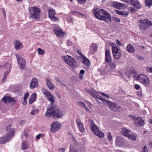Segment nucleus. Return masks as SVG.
Here are the masks:
<instances>
[{
    "mask_svg": "<svg viewBox=\"0 0 152 152\" xmlns=\"http://www.w3.org/2000/svg\"><path fill=\"white\" fill-rule=\"evenodd\" d=\"M107 137L109 140L111 141L112 140V137L111 135V133L110 132H109L108 133Z\"/></svg>",
    "mask_w": 152,
    "mask_h": 152,
    "instance_id": "de8ad7c7",
    "label": "nucleus"
},
{
    "mask_svg": "<svg viewBox=\"0 0 152 152\" xmlns=\"http://www.w3.org/2000/svg\"><path fill=\"white\" fill-rule=\"evenodd\" d=\"M123 141L124 140L122 138L119 136L117 137L115 141L116 145L118 146H122L124 144Z\"/></svg>",
    "mask_w": 152,
    "mask_h": 152,
    "instance_id": "a878e982",
    "label": "nucleus"
},
{
    "mask_svg": "<svg viewBox=\"0 0 152 152\" xmlns=\"http://www.w3.org/2000/svg\"><path fill=\"white\" fill-rule=\"evenodd\" d=\"M145 3L146 6H150L152 5V0H145Z\"/></svg>",
    "mask_w": 152,
    "mask_h": 152,
    "instance_id": "58836bf2",
    "label": "nucleus"
},
{
    "mask_svg": "<svg viewBox=\"0 0 152 152\" xmlns=\"http://www.w3.org/2000/svg\"><path fill=\"white\" fill-rule=\"evenodd\" d=\"M12 137L10 136H8L6 134L4 136L0 138V143L1 144L5 143L7 142L10 141Z\"/></svg>",
    "mask_w": 152,
    "mask_h": 152,
    "instance_id": "4be33fe9",
    "label": "nucleus"
},
{
    "mask_svg": "<svg viewBox=\"0 0 152 152\" xmlns=\"http://www.w3.org/2000/svg\"><path fill=\"white\" fill-rule=\"evenodd\" d=\"M146 70L148 72L152 73V67H147L146 68Z\"/></svg>",
    "mask_w": 152,
    "mask_h": 152,
    "instance_id": "3c124183",
    "label": "nucleus"
},
{
    "mask_svg": "<svg viewBox=\"0 0 152 152\" xmlns=\"http://www.w3.org/2000/svg\"><path fill=\"white\" fill-rule=\"evenodd\" d=\"M42 93L47 97V99L50 102V103L53 104L54 102L55 98L48 91L45 89L42 90Z\"/></svg>",
    "mask_w": 152,
    "mask_h": 152,
    "instance_id": "9b49d317",
    "label": "nucleus"
},
{
    "mask_svg": "<svg viewBox=\"0 0 152 152\" xmlns=\"http://www.w3.org/2000/svg\"><path fill=\"white\" fill-rule=\"evenodd\" d=\"M40 10L37 7H31L29 10V15L31 18L37 19L40 16Z\"/></svg>",
    "mask_w": 152,
    "mask_h": 152,
    "instance_id": "6e6552de",
    "label": "nucleus"
},
{
    "mask_svg": "<svg viewBox=\"0 0 152 152\" xmlns=\"http://www.w3.org/2000/svg\"><path fill=\"white\" fill-rule=\"evenodd\" d=\"M1 10H2V11L3 12V13L4 18H5L6 17V14L5 9L4 8H2L1 9Z\"/></svg>",
    "mask_w": 152,
    "mask_h": 152,
    "instance_id": "e2e57ef3",
    "label": "nucleus"
},
{
    "mask_svg": "<svg viewBox=\"0 0 152 152\" xmlns=\"http://www.w3.org/2000/svg\"><path fill=\"white\" fill-rule=\"evenodd\" d=\"M61 126V125L58 122H55L51 126L50 131L53 133L55 132L59 129Z\"/></svg>",
    "mask_w": 152,
    "mask_h": 152,
    "instance_id": "f8f14e48",
    "label": "nucleus"
},
{
    "mask_svg": "<svg viewBox=\"0 0 152 152\" xmlns=\"http://www.w3.org/2000/svg\"><path fill=\"white\" fill-rule=\"evenodd\" d=\"M112 19L113 20L117 22H119L120 21L119 18L115 17H112Z\"/></svg>",
    "mask_w": 152,
    "mask_h": 152,
    "instance_id": "49530a36",
    "label": "nucleus"
},
{
    "mask_svg": "<svg viewBox=\"0 0 152 152\" xmlns=\"http://www.w3.org/2000/svg\"><path fill=\"white\" fill-rule=\"evenodd\" d=\"M134 124L137 126H142L144 124V121L140 117H137L135 119L134 122Z\"/></svg>",
    "mask_w": 152,
    "mask_h": 152,
    "instance_id": "6ab92c4d",
    "label": "nucleus"
},
{
    "mask_svg": "<svg viewBox=\"0 0 152 152\" xmlns=\"http://www.w3.org/2000/svg\"><path fill=\"white\" fill-rule=\"evenodd\" d=\"M129 117L132 118L134 120V122L135 121V119H136L137 118L135 117V116L134 115H130Z\"/></svg>",
    "mask_w": 152,
    "mask_h": 152,
    "instance_id": "69168bd1",
    "label": "nucleus"
},
{
    "mask_svg": "<svg viewBox=\"0 0 152 152\" xmlns=\"http://www.w3.org/2000/svg\"><path fill=\"white\" fill-rule=\"evenodd\" d=\"M1 100L5 103H6L7 102L11 103L15 102V100L13 98L8 96H4L1 99Z\"/></svg>",
    "mask_w": 152,
    "mask_h": 152,
    "instance_id": "aec40b11",
    "label": "nucleus"
},
{
    "mask_svg": "<svg viewBox=\"0 0 152 152\" xmlns=\"http://www.w3.org/2000/svg\"><path fill=\"white\" fill-rule=\"evenodd\" d=\"M73 43L71 41L68 40L66 42V44L67 46H71L72 45Z\"/></svg>",
    "mask_w": 152,
    "mask_h": 152,
    "instance_id": "bf43d9fd",
    "label": "nucleus"
},
{
    "mask_svg": "<svg viewBox=\"0 0 152 152\" xmlns=\"http://www.w3.org/2000/svg\"><path fill=\"white\" fill-rule=\"evenodd\" d=\"M38 53L41 55L43 54L44 53V51L40 48H38L37 49Z\"/></svg>",
    "mask_w": 152,
    "mask_h": 152,
    "instance_id": "37998d69",
    "label": "nucleus"
},
{
    "mask_svg": "<svg viewBox=\"0 0 152 152\" xmlns=\"http://www.w3.org/2000/svg\"><path fill=\"white\" fill-rule=\"evenodd\" d=\"M46 83L48 88L51 90L54 89V86L53 84L51 83V80L49 78H47L46 80Z\"/></svg>",
    "mask_w": 152,
    "mask_h": 152,
    "instance_id": "bb28decb",
    "label": "nucleus"
},
{
    "mask_svg": "<svg viewBox=\"0 0 152 152\" xmlns=\"http://www.w3.org/2000/svg\"><path fill=\"white\" fill-rule=\"evenodd\" d=\"M55 80L58 82L60 83V84H62L64 86H66V85L64 84V82L61 81L58 78H55Z\"/></svg>",
    "mask_w": 152,
    "mask_h": 152,
    "instance_id": "79ce46f5",
    "label": "nucleus"
},
{
    "mask_svg": "<svg viewBox=\"0 0 152 152\" xmlns=\"http://www.w3.org/2000/svg\"><path fill=\"white\" fill-rule=\"evenodd\" d=\"M100 94H101L103 96H104L105 98H109L110 97L107 94H106L102 92H100Z\"/></svg>",
    "mask_w": 152,
    "mask_h": 152,
    "instance_id": "5fc2aeb1",
    "label": "nucleus"
},
{
    "mask_svg": "<svg viewBox=\"0 0 152 152\" xmlns=\"http://www.w3.org/2000/svg\"><path fill=\"white\" fill-rule=\"evenodd\" d=\"M127 51L129 52L134 53L135 52V50L133 48L132 45H128L127 47Z\"/></svg>",
    "mask_w": 152,
    "mask_h": 152,
    "instance_id": "72a5a7b5",
    "label": "nucleus"
},
{
    "mask_svg": "<svg viewBox=\"0 0 152 152\" xmlns=\"http://www.w3.org/2000/svg\"><path fill=\"white\" fill-rule=\"evenodd\" d=\"M115 12L118 14L122 15H124V12L122 11H121L117 10H115Z\"/></svg>",
    "mask_w": 152,
    "mask_h": 152,
    "instance_id": "c03bdc74",
    "label": "nucleus"
},
{
    "mask_svg": "<svg viewBox=\"0 0 152 152\" xmlns=\"http://www.w3.org/2000/svg\"><path fill=\"white\" fill-rule=\"evenodd\" d=\"M85 91L86 92L88 93L91 96L94 98L96 100H97V98L98 96L97 94H100V92H98L95 90L92 91L88 89H85Z\"/></svg>",
    "mask_w": 152,
    "mask_h": 152,
    "instance_id": "dca6fc26",
    "label": "nucleus"
},
{
    "mask_svg": "<svg viewBox=\"0 0 152 152\" xmlns=\"http://www.w3.org/2000/svg\"><path fill=\"white\" fill-rule=\"evenodd\" d=\"M71 13H75L74 15L77 16V17H80V13L78 12H71Z\"/></svg>",
    "mask_w": 152,
    "mask_h": 152,
    "instance_id": "09e8293b",
    "label": "nucleus"
},
{
    "mask_svg": "<svg viewBox=\"0 0 152 152\" xmlns=\"http://www.w3.org/2000/svg\"><path fill=\"white\" fill-rule=\"evenodd\" d=\"M105 61L107 62H110L112 59L110 51L108 49L106 50L105 51Z\"/></svg>",
    "mask_w": 152,
    "mask_h": 152,
    "instance_id": "412c9836",
    "label": "nucleus"
},
{
    "mask_svg": "<svg viewBox=\"0 0 152 152\" xmlns=\"http://www.w3.org/2000/svg\"><path fill=\"white\" fill-rule=\"evenodd\" d=\"M102 102H103L105 104H108L110 102V101L107 100L104 98L103 99V100L102 101Z\"/></svg>",
    "mask_w": 152,
    "mask_h": 152,
    "instance_id": "4d7b16f0",
    "label": "nucleus"
},
{
    "mask_svg": "<svg viewBox=\"0 0 152 152\" xmlns=\"http://www.w3.org/2000/svg\"><path fill=\"white\" fill-rule=\"evenodd\" d=\"M62 58L64 61L72 68H75L77 65L75 59L69 55L62 57Z\"/></svg>",
    "mask_w": 152,
    "mask_h": 152,
    "instance_id": "39448f33",
    "label": "nucleus"
},
{
    "mask_svg": "<svg viewBox=\"0 0 152 152\" xmlns=\"http://www.w3.org/2000/svg\"><path fill=\"white\" fill-rule=\"evenodd\" d=\"M86 1V0H78V3L81 4H84Z\"/></svg>",
    "mask_w": 152,
    "mask_h": 152,
    "instance_id": "a18cd8bd",
    "label": "nucleus"
},
{
    "mask_svg": "<svg viewBox=\"0 0 152 152\" xmlns=\"http://www.w3.org/2000/svg\"><path fill=\"white\" fill-rule=\"evenodd\" d=\"M89 121L90 122V129L95 134V132H96L98 131H99L98 127L94 124V121L93 120L89 119Z\"/></svg>",
    "mask_w": 152,
    "mask_h": 152,
    "instance_id": "f3484780",
    "label": "nucleus"
},
{
    "mask_svg": "<svg viewBox=\"0 0 152 152\" xmlns=\"http://www.w3.org/2000/svg\"><path fill=\"white\" fill-rule=\"evenodd\" d=\"M72 140V143L70 146L69 152H84L81 147L78 144L75 138Z\"/></svg>",
    "mask_w": 152,
    "mask_h": 152,
    "instance_id": "7ed1b4c3",
    "label": "nucleus"
},
{
    "mask_svg": "<svg viewBox=\"0 0 152 152\" xmlns=\"http://www.w3.org/2000/svg\"><path fill=\"white\" fill-rule=\"evenodd\" d=\"M132 5L137 9H140L141 5L139 2L137 1H133L132 3Z\"/></svg>",
    "mask_w": 152,
    "mask_h": 152,
    "instance_id": "7c9ffc66",
    "label": "nucleus"
},
{
    "mask_svg": "<svg viewBox=\"0 0 152 152\" xmlns=\"http://www.w3.org/2000/svg\"><path fill=\"white\" fill-rule=\"evenodd\" d=\"M129 9L130 10V11L132 12H136L137 11V10H136L135 9L133 8V7H130L129 8Z\"/></svg>",
    "mask_w": 152,
    "mask_h": 152,
    "instance_id": "8fccbe9b",
    "label": "nucleus"
},
{
    "mask_svg": "<svg viewBox=\"0 0 152 152\" xmlns=\"http://www.w3.org/2000/svg\"><path fill=\"white\" fill-rule=\"evenodd\" d=\"M58 151L60 152H64L66 151V149L65 148H58Z\"/></svg>",
    "mask_w": 152,
    "mask_h": 152,
    "instance_id": "603ef678",
    "label": "nucleus"
},
{
    "mask_svg": "<svg viewBox=\"0 0 152 152\" xmlns=\"http://www.w3.org/2000/svg\"><path fill=\"white\" fill-rule=\"evenodd\" d=\"M111 5L116 9H121L124 6L123 4L118 3L116 1H113L111 3Z\"/></svg>",
    "mask_w": 152,
    "mask_h": 152,
    "instance_id": "393cba45",
    "label": "nucleus"
},
{
    "mask_svg": "<svg viewBox=\"0 0 152 152\" xmlns=\"http://www.w3.org/2000/svg\"><path fill=\"white\" fill-rule=\"evenodd\" d=\"M110 45L112 47V53L113 56L116 59H119L121 56V52L119 48L116 47V45L112 42L110 43Z\"/></svg>",
    "mask_w": 152,
    "mask_h": 152,
    "instance_id": "0eeeda50",
    "label": "nucleus"
},
{
    "mask_svg": "<svg viewBox=\"0 0 152 152\" xmlns=\"http://www.w3.org/2000/svg\"><path fill=\"white\" fill-rule=\"evenodd\" d=\"M28 144L27 142L26 141H23L22 144V148L23 150L27 149L28 148Z\"/></svg>",
    "mask_w": 152,
    "mask_h": 152,
    "instance_id": "f704fd0d",
    "label": "nucleus"
},
{
    "mask_svg": "<svg viewBox=\"0 0 152 152\" xmlns=\"http://www.w3.org/2000/svg\"><path fill=\"white\" fill-rule=\"evenodd\" d=\"M132 0H124V2L129 4L131 5H132Z\"/></svg>",
    "mask_w": 152,
    "mask_h": 152,
    "instance_id": "864d4df0",
    "label": "nucleus"
},
{
    "mask_svg": "<svg viewBox=\"0 0 152 152\" xmlns=\"http://www.w3.org/2000/svg\"><path fill=\"white\" fill-rule=\"evenodd\" d=\"M18 65L20 66V69L21 70L23 69L26 67V62L24 59L20 57L18 55H16Z\"/></svg>",
    "mask_w": 152,
    "mask_h": 152,
    "instance_id": "9d476101",
    "label": "nucleus"
},
{
    "mask_svg": "<svg viewBox=\"0 0 152 152\" xmlns=\"http://www.w3.org/2000/svg\"><path fill=\"white\" fill-rule=\"evenodd\" d=\"M135 71L133 69V67H132L130 68V70L126 72V75L128 76V77H132V76L134 75H133L135 73Z\"/></svg>",
    "mask_w": 152,
    "mask_h": 152,
    "instance_id": "2f4dec72",
    "label": "nucleus"
},
{
    "mask_svg": "<svg viewBox=\"0 0 152 152\" xmlns=\"http://www.w3.org/2000/svg\"><path fill=\"white\" fill-rule=\"evenodd\" d=\"M53 31L55 34L58 37H64L66 35V33L64 32L63 30L58 25L55 26Z\"/></svg>",
    "mask_w": 152,
    "mask_h": 152,
    "instance_id": "1a4fd4ad",
    "label": "nucleus"
},
{
    "mask_svg": "<svg viewBox=\"0 0 152 152\" xmlns=\"http://www.w3.org/2000/svg\"><path fill=\"white\" fill-rule=\"evenodd\" d=\"M76 122L80 132H83L84 131L85 129L81 120L79 118L77 119L76 120Z\"/></svg>",
    "mask_w": 152,
    "mask_h": 152,
    "instance_id": "a211bd4d",
    "label": "nucleus"
},
{
    "mask_svg": "<svg viewBox=\"0 0 152 152\" xmlns=\"http://www.w3.org/2000/svg\"><path fill=\"white\" fill-rule=\"evenodd\" d=\"M9 72L10 70H7L4 73V75L7 76L9 74Z\"/></svg>",
    "mask_w": 152,
    "mask_h": 152,
    "instance_id": "774afa93",
    "label": "nucleus"
},
{
    "mask_svg": "<svg viewBox=\"0 0 152 152\" xmlns=\"http://www.w3.org/2000/svg\"><path fill=\"white\" fill-rule=\"evenodd\" d=\"M141 152H148V150L146 146H144L143 148V149L142 150Z\"/></svg>",
    "mask_w": 152,
    "mask_h": 152,
    "instance_id": "6e6d98bb",
    "label": "nucleus"
},
{
    "mask_svg": "<svg viewBox=\"0 0 152 152\" xmlns=\"http://www.w3.org/2000/svg\"><path fill=\"white\" fill-rule=\"evenodd\" d=\"M6 130L7 132V134L12 137L15 132V130L12 125H8L6 127Z\"/></svg>",
    "mask_w": 152,
    "mask_h": 152,
    "instance_id": "2eb2a0df",
    "label": "nucleus"
},
{
    "mask_svg": "<svg viewBox=\"0 0 152 152\" xmlns=\"http://www.w3.org/2000/svg\"><path fill=\"white\" fill-rule=\"evenodd\" d=\"M137 57L138 58V59L140 61H142L143 59V57L142 56H140L138 55L137 56Z\"/></svg>",
    "mask_w": 152,
    "mask_h": 152,
    "instance_id": "338daca9",
    "label": "nucleus"
},
{
    "mask_svg": "<svg viewBox=\"0 0 152 152\" xmlns=\"http://www.w3.org/2000/svg\"><path fill=\"white\" fill-rule=\"evenodd\" d=\"M73 19L72 17L70 15H67L66 18V20L69 23H73Z\"/></svg>",
    "mask_w": 152,
    "mask_h": 152,
    "instance_id": "4c0bfd02",
    "label": "nucleus"
},
{
    "mask_svg": "<svg viewBox=\"0 0 152 152\" xmlns=\"http://www.w3.org/2000/svg\"><path fill=\"white\" fill-rule=\"evenodd\" d=\"M95 17L98 19L109 22L111 21V17L110 14L105 10L96 8L93 11Z\"/></svg>",
    "mask_w": 152,
    "mask_h": 152,
    "instance_id": "f257e3e1",
    "label": "nucleus"
},
{
    "mask_svg": "<svg viewBox=\"0 0 152 152\" xmlns=\"http://www.w3.org/2000/svg\"><path fill=\"white\" fill-rule=\"evenodd\" d=\"M29 96V93L28 92H26L25 94V96L24 97V99H27Z\"/></svg>",
    "mask_w": 152,
    "mask_h": 152,
    "instance_id": "13d9d810",
    "label": "nucleus"
},
{
    "mask_svg": "<svg viewBox=\"0 0 152 152\" xmlns=\"http://www.w3.org/2000/svg\"><path fill=\"white\" fill-rule=\"evenodd\" d=\"M108 106L111 110L114 111L117 108V104L116 103L110 101V102L108 104Z\"/></svg>",
    "mask_w": 152,
    "mask_h": 152,
    "instance_id": "c85d7f7f",
    "label": "nucleus"
},
{
    "mask_svg": "<svg viewBox=\"0 0 152 152\" xmlns=\"http://www.w3.org/2000/svg\"><path fill=\"white\" fill-rule=\"evenodd\" d=\"M96 135L99 137V138L103 137L104 136V133L101 132H100L99 130L95 134Z\"/></svg>",
    "mask_w": 152,
    "mask_h": 152,
    "instance_id": "c9c22d12",
    "label": "nucleus"
},
{
    "mask_svg": "<svg viewBox=\"0 0 152 152\" xmlns=\"http://www.w3.org/2000/svg\"><path fill=\"white\" fill-rule=\"evenodd\" d=\"M3 67L4 68L7 69V70H10L11 68V66L10 64L7 63L4 64Z\"/></svg>",
    "mask_w": 152,
    "mask_h": 152,
    "instance_id": "e433bc0d",
    "label": "nucleus"
},
{
    "mask_svg": "<svg viewBox=\"0 0 152 152\" xmlns=\"http://www.w3.org/2000/svg\"><path fill=\"white\" fill-rule=\"evenodd\" d=\"M36 94L34 93L31 95L30 98L29 99V103L30 104H31L36 100Z\"/></svg>",
    "mask_w": 152,
    "mask_h": 152,
    "instance_id": "473e14b6",
    "label": "nucleus"
},
{
    "mask_svg": "<svg viewBox=\"0 0 152 152\" xmlns=\"http://www.w3.org/2000/svg\"><path fill=\"white\" fill-rule=\"evenodd\" d=\"M140 29L143 31H146L148 29L149 26H152V22L146 19H140L138 20Z\"/></svg>",
    "mask_w": 152,
    "mask_h": 152,
    "instance_id": "20e7f679",
    "label": "nucleus"
},
{
    "mask_svg": "<svg viewBox=\"0 0 152 152\" xmlns=\"http://www.w3.org/2000/svg\"><path fill=\"white\" fill-rule=\"evenodd\" d=\"M38 86V80L36 78H34L31 81L30 87L32 89Z\"/></svg>",
    "mask_w": 152,
    "mask_h": 152,
    "instance_id": "b1692460",
    "label": "nucleus"
},
{
    "mask_svg": "<svg viewBox=\"0 0 152 152\" xmlns=\"http://www.w3.org/2000/svg\"><path fill=\"white\" fill-rule=\"evenodd\" d=\"M15 47L16 49L19 50L20 49L22 48L23 47V45L20 42L18 41H16L15 43Z\"/></svg>",
    "mask_w": 152,
    "mask_h": 152,
    "instance_id": "c756f323",
    "label": "nucleus"
},
{
    "mask_svg": "<svg viewBox=\"0 0 152 152\" xmlns=\"http://www.w3.org/2000/svg\"><path fill=\"white\" fill-rule=\"evenodd\" d=\"M97 47L96 44H91L89 49V53L91 54H94L96 51Z\"/></svg>",
    "mask_w": 152,
    "mask_h": 152,
    "instance_id": "5701e85b",
    "label": "nucleus"
},
{
    "mask_svg": "<svg viewBox=\"0 0 152 152\" xmlns=\"http://www.w3.org/2000/svg\"><path fill=\"white\" fill-rule=\"evenodd\" d=\"M47 12L49 18L53 21H56L58 19L55 16L56 12L54 11L53 10L52 8H50L48 10Z\"/></svg>",
    "mask_w": 152,
    "mask_h": 152,
    "instance_id": "ddd939ff",
    "label": "nucleus"
},
{
    "mask_svg": "<svg viewBox=\"0 0 152 152\" xmlns=\"http://www.w3.org/2000/svg\"><path fill=\"white\" fill-rule=\"evenodd\" d=\"M39 110L37 109H35L32 110L30 112L31 114L32 115H34L38 113Z\"/></svg>",
    "mask_w": 152,
    "mask_h": 152,
    "instance_id": "ea45409f",
    "label": "nucleus"
},
{
    "mask_svg": "<svg viewBox=\"0 0 152 152\" xmlns=\"http://www.w3.org/2000/svg\"><path fill=\"white\" fill-rule=\"evenodd\" d=\"M130 132V131L128 129L124 128V136L128 137L132 140H135L136 139L135 135L134 134H128Z\"/></svg>",
    "mask_w": 152,
    "mask_h": 152,
    "instance_id": "4468645a",
    "label": "nucleus"
},
{
    "mask_svg": "<svg viewBox=\"0 0 152 152\" xmlns=\"http://www.w3.org/2000/svg\"><path fill=\"white\" fill-rule=\"evenodd\" d=\"M6 76L4 75L3 79L1 81V83L2 84L4 83L6 81Z\"/></svg>",
    "mask_w": 152,
    "mask_h": 152,
    "instance_id": "680f3d73",
    "label": "nucleus"
},
{
    "mask_svg": "<svg viewBox=\"0 0 152 152\" xmlns=\"http://www.w3.org/2000/svg\"><path fill=\"white\" fill-rule=\"evenodd\" d=\"M133 77L135 80H138L142 84L147 85L149 83L148 77L144 74L134 75Z\"/></svg>",
    "mask_w": 152,
    "mask_h": 152,
    "instance_id": "423d86ee",
    "label": "nucleus"
},
{
    "mask_svg": "<svg viewBox=\"0 0 152 152\" xmlns=\"http://www.w3.org/2000/svg\"><path fill=\"white\" fill-rule=\"evenodd\" d=\"M81 61L83 63L88 66H89L90 65L89 61L84 55H82V56Z\"/></svg>",
    "mask_w": 152,
    "mask_h": 152,
    "instance_id": "cd10ccee",
    "label": "nucleus"
},
{
    "mask_svg": "<svg viewBox=\"0 0 152 152\" xmlns=\"http://www.w3.org/2000/svg\"><path fill=\"white\" fill-rule=\"evenodd\" d=\"M42 136H43V134H39L38 135H37L36 136V138L37 139L39 140L40 139V137Z\"/></svg>",
    "mask_w": 152,
    "mask_h": 152,
    "instance_id": "052dcab7",
    "label": "nucleus"
},
{
    "mask_svg": "<svg viewBox=\"0 0 152 152\" xmlns=\"http://www.w3.org/2000/svg\"><path fill=\"white\" fill-rule=\"evenodd\" d=\"M64 112L58 107L53 106L48 107L45 113V116L49 117L53 116L55 118H61L63 116Z\"/></svg>",
    "mask_w": 152,
    "mask_h": 152,
    "instance_id": "f03ea898",
    "label": "nucleus"
},
{
    "mask_svg": "<svg viewBox=\"0 0 152 152\" xmlns=\"http://www.w3.org/2000/svg\"><path fill=\"white\" fill-rule=\"evenodd\" d=\"M79 104L83 107H85V104L82 102H80L79 103Z\"/></svg>",
    "mask_w": 152,
    "mask_h": 152,
    "instance_id": "0e129e2a",
    "label": "nucleus"
},
{
    "mask_svg": "<svg viewBox=\"0 0 152 152\" xmlns=\"http://www.w3.org/2000/svg\"><path fill=\"white\" fill-rule=\"evenodd\" d=\"M116 65L115 63L111 62L109 64V67L111 69H114L116 68Z\"/></svg>",
    "mask_w": 152,
    "mask_h": 152,
    "instance_id": "a19ab883",
    "label": "nucleus"
}]
</instances>
